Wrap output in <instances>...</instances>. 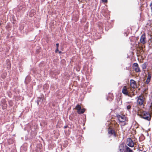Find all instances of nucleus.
Returning a JSON list of instances; mask_svg holds the SVG:
<instances>
[{
    "label": "nucleus",
    "mask_w": 152,
    "mask_h": 152,
    "mask_svg": "<svg viewBox=\"0 0 152 152\" xmlns=\"http://www.w3.org/2000/svg\"><path fill=\"white\" fill-rule=\"evenodd\" d=\"M122 92L124 94L127 96L130 97L134 96L137 93V92L135 91V93L134 92L133 89H132L130 87L127 86H124L122 90Z\"/></svg>",
    "instance_id": "1"
},
{
    "label": "nucleus",
    "mask_w": 152,
    "mask_h": 152,
    "mask_svg": "<svg viewBox=\"0 0 152 152\" xmlns=\"http://www.w3.org/2000/svg\"><path fill=\"white\" fill-rule=\"evenodd\" d=\"M137 104L139 106H144L146 103V99L142 95H140L136 98Z\"/></svg>",
    "instance_id": "2"
},
{
    "label": "nucleus",
    "mask_w": 152,
    "mask_h": 152,
    "mask_svg": "<svg viewBox=\"0 0 152 152\" xmlns=\"http://www.w3.org/2000/svg\"><path fill=\"white\" fill-rule=\"evenodd\" d=\"M138 115L140 117L148 121H150L151 120V115L148 112L143 111L140 113H138Z\"/></svg>",
    "instance_id": "3"
},
{
    "label": "nucleus",
    "mask_w": 152,
    "mask_h": 152,
    "mask_svg": "<svg viewBox=\"0 0 152 152\" xmlns=\"http://www.w3.org/2000/svg\"><path fill=\"white\" fill-rule=\"evenodd\" d=\"M118 129H114L113 128H111L109 127L108 129V134L109 137L113 136L116 137L118 135L117 134V131Z\"/></svg>",
    "instance_id": "4"
},
{
    "label": "nucleus",
    "mask_w": 152,
    "mask_h": 152,
    "mask_svg": "<svg viewBox=\"0 0 152 152\" xmlns=\"http://www.w3.org/2000/svg\"><path fill=\"white\" fill-rule=\"evenodd\" d=\"M75 109L77 110V112L79 114L83 113L85 111L84 108L81 109L80 105L79 104L76 106Z\"/></svg>",
    "instance_id": "5"
},
{
    "label": "nucleus",
    "mask_w": 152,
    "mask_h": 152,
    "mask_svg": "<svg viewBox=\"0 0 152 152\" xmlns=\"http://www.w3.org/2000/svg\"><path fill=\"white\" fill-rule=\"evenodd\" d=\"M130 87L133 89L134 92L135 93V89L137 88V85L136 82L133 80L131 79L130 80Z\"/></svg>",
    "instance_id": "6"
},
{
    "label": "nucleus",
    "mask_w": 152,
    "mask_h": 152,
    "mask_svg": "<svg viewBox=\"0 0 152 152\" xmlns=\"http://www.w3.org/2000/svg\"><path fill=\"white\" fill-rule=\"evenodd\" d=\"M117 117L120 122H124L125 121H127L126 120V117L124 115H117Z\"/></svg>",
    "instance_id": "7"
},
{
    "label": "nucleus",
    "mask_w": 152,
    "mask_h": 152,
    "mask_svg": "<svg viewBox=\"0 0 152 152\" xmlns=\"http://www.w3.org/2000/svg\"><path fill=\"white\" fill-rule=\"evenodd\" d=\"M132 68L136 72H139L141 71L139 65L137 63H133L132 65Z\"/></svg>",
    "instance_id": "8"
},
{
    "label": "nucleus",
    "mask_w": 152,
    "mask_h": 152,
    "mask_svg": "<svg viewBox=\"0 0 152 152\" xmlns=\"http://www.w3.org/2000/svg\"><path fill=\"white\" fill-rule=\"evenodd\" d=\"M126 144L127 145L131 147H133L134 146V142L130 138L127 139Z\"/></svg>",
    "instance_id": "9"
},
{
    "label": "nucleus",
    "mask_w": 152,
    "mask_h": 152,
    "mask_svg": "<svg viewBox=\"0 0 152 152\" xmlns=\"http://www.w3.org/2000/svg\"><path fill=\"white\" fill-rule=\"evenodd\" d=\"M1 105L3 109H6L7 107V104L6 103L5 99H2L1 102Z\"/></svg>",
    "instance_id": "10"
},
{
    "label": "nucleus",
    "mask_w": 152,
    "mask_h": 152,
    "mask_svg": "<svg viewBox=\"0 0 152 152\" xmlns=\"http://www.w3.org/2000/svg\"><path fill=\"white\" fill-rule=\"evenodd\" d=\"M140 40L141 43L144 44L146 43V37L145 34H143L140 37Z\"/></svg>",
    "instance_id": "11"
},
{
    "label": "nucleus",
    "mask_w": 152,
    "mask_h": 152,
    "mask_svg": "<svg viewBox=\"0 0 152 152\" xmlns=\"http://www.w3.org/2000/svg\"><path fill=\"white\" fill-rule=\"evenodd\" d=\"M151 75L150 73H148L147 78L146 79V81H145V83L147 84H149L151 81Z\"/></svg>",
    "instance_id": "12"
},
{
    "label": "nucleus",
    "mask_w": 152,
    "mask_h": 152,
    "mask_svg": "<svg viewBox=\"0 0 152 152\" xmlns=\"http://www.w3.org/2000/svg\"><path fill=\"white\" fill-rule=\"evenodd\" d=\"M107 100L109 101H111L113 99V96L112 93H110L108 94Z\"/></svg>",
    "instance_id": "13"
},
{
    "label": "nucleus",
    "mask_w": 152,
    "mask_h": 152,
    "mask_svg": "<svg viewBox=\"0 0 152 152\" xmlns=\"http://www.w3.org/2000/svg\"><path fill=\"white\" fill-rule=\"evenodd\" d=\"M44 99V98H42V97L38 98L37 100V105H39V102H40L41 103H42Z\"/></svg>",
    "instance_id": "14"
},
{
    "label": "nucleus",
    "mask_w": 152,
    "mask_h": 152,
    "mask_svg": "<svg viewBox=\"0 0 152 152\" xmlns=\"http://www.w3.org/2000/svg\"><path fill=\"white\" fill-rule=\"evenodd\" d=\"M125 152H132L133 151L130 148L126 145L125 146Z\"/></svg>",
    "instance_id": "15"
},
{
    "label": "nucleus",
    "mask_w": 152,
    "mask_h": 152,
    "mask_svg": "<svg viewBox=\"0 0 152 152\" xmlns=\"http://www.w3.org/2000/svg\"><path fill=\"white\" fill-rule=\"evenodd\" d=\"M150 105L148 108V111L149 113H150L151 115L152 113V103L151 102L150 104Z\"/></svg>",
    "instance_id": "16"
},
{
    "label": "nucleus",
    "mask_w": 152,
    "mask_h": 152,
    "mask_svg": "<svg viewBox=\"0 0 152 152\" xmlns=\"http://www.w3.org/2000/svg\"><path fill=\"white\" fill-rule=\"evenodd\" d=\"M124 146L123 145H121L119 147V149L120 152H123L124 151Z\"/></svg>",
    "instance_id": "17"
},
{
    "label": "nucleus",
    "mask_w": 152,
    "mask_h": 152,
    "mask_svg": "<svg viewBox=\"0 0 152 152\" xmlns=\"http://www.w3.org/2000/svg\"><path fill=\"white\" fill-rule=\"evenodd\" d=\"M121 126H124L128 124L127 121H125L124 122H121Z\"/></svg>",
    "instance_id": "18"
},
{
    "label": "nucleus",
    "mask_w": 152,
    "mask_h": 152,
    "mask_svg": "<svg viewBox=\"0 0 152 152\" xmlns=\"http://www.w3.org/2000/svg\"><path fill=\"white\" fill-rule=\"evenodd\" d=\"M147 65L146 63H145L142 65V67L143 69H145Z\"/></svg>",
    "instance_id": "19"
},
{
    "label": "nucleus",
    "mask_w": 152,
    "mask_h": 152,
    "mask_svg": "<svg viewBox=\"0 0 152 152\" xmlns=\"http://www.w3.org/2000/svg\"><path fill=\"white\" fill-rule=\"evenodd\" d=\"M138 47H139V48L140 49V50H142L143 51V48L142 47V46H141L140 44L139 43Z\"/></svg>",
    "instance_id": "20"
},
{
    "label": "nucleus",
    "mask_w": 152,
    "mask_h": 152,
    "mask_svg": "<svg viewBox=\"0 0 152 152\" xmlns=\"http://www.w3.org/2000/svg\"><path fill=\"white\" fill-rule=\"evenodd\" d=\"M9 104L10 106H12L13 105V103L12 101H10L9 102Z\"/></svg>",
    "instance_id": "21"
},
{
    "label": "nucleus",
    "mask_w": 152,
    "mask_h": 152,
    "mask_svg": "<svg viewBox=\"0 0 152 152\" xmlns=\"http://www.w3.org/2000/svg\"><path fill=\"white\" fill-rule=\"evenodd\" d=\"M131 105H129L127 106L126 108L128 110H130L131 108Z\"/></svg>",
    "instance_id": "22"
},
{
    "label": "nucleus",
    "mask_w": 152,
    "mask_h": 152,
    "mask_svg": "<svg viewBox=\"0 0 152 152\" xmlns=\"http://www.w3.org/2000/svg\"><path fill=\"white\" fill-rule=\"evenodd\" d=\"M102 0V1L103 2H104V3H107V0Z\"/></svg>",
    "instance_id": "23"
},
{
    "label": "nucleus",
    "mask_w": 152,
    "mask_h": 152,
    "mask_svg": "<svg viewBox=\"0 0 152 152\" xmlns=\"http://www.w3.org/2000/svg\"><path fill=\"white\" fill-rule=\"evenodd\" d=\"M56 48H58L59 44L58 43H56Z\"/></svg>",
    "instance_id": "24"
},
{
    "label": "nucleus",
    "mask_w": 152,
    "mask_h": 152,
    "mask_svg": "<svg viewBox=\"0 0 152 152\" xmlns=\"http://www.w3.org/2000/svg\"><path fill=\"white\" fill-rule=\"evenodd\" d=\"M58 51V48H56V50L55 51V52L56 53H57Z\"/></svg>",
    "instance_id": "25"
},
{
    "label": "nucleus",
    "mask_w": 152,
    "mask_h": 152,
    "mask_svg": "<svg viewBox=\"0 0 152 152\" xmlns=\"http://www.w3.org/2000/svg\"><path fill=\"white\" fill-rule=\"evenodd\" d=\"M67 127H68V126H64V129H65V128H67Z\"/></svg>",
    "instance_id": "26"
},
{
    "label": "nucleus",
    "mask_w": 152,
    "mask_h": 152,
    "mask_svg": "<svg viewBox=\"0 0 152 152\" xmlns=\"http://www.w3.org/2000/svg\"><path fill=\"white\" fill-rule=\"evenodd\" d=\"M59 53H61V51H59Z\"/></svg>",
    "instance_id": "27"
},
{
    "label": "nucleus",
    "mask_w": 152,
    "mask_h": 152,
    "mask_svg": "<svg viewBox=\"0 0 152 152\" xmlns=\"http://www.w3.org/2000/svg\"><path fill=\"white\" fill-rule=\"evenodd\" d=\"M146 152L145 151H144V152Z\"/></svg>",
    "instance_id": "28"
}]
</instances>
